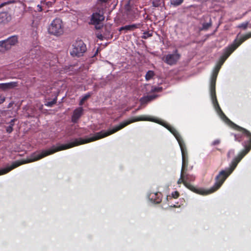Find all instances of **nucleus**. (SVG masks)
Returning a JSON list of instances; mask_svg holds the SVG:
<instances>
[{"label":"nucleus","mask_w":251,"mask_h":251,"mask_svg":"<svg viewBox=\"0 0 251 251\" xmlns=\"http://www.w3.org/2000/svg\"><path fill=\"white\" fill-rule=\"evenodd\" d=\"M104 20V17L100 13H94L91 18V23L94 25H99Z\"/></svg>","instance_id":"nucleus-12"},{"label":"nucleus","mask_w":251,"mask_h":251,"mask_svg":"<svg viewBox=\"0 0 251 251\" xmlns=\"http://www.w3.org/2000/svg\"><path fill=\"white\" fill-rule=\"evenodd\" d=\"M18 43V37L13 36L5 40L0 41V47L5 50L9 49L12 46L15 45Z\"/></svg>","instance_id":"nucleus-8"},{"label":"nucleus","mask_w":251,"mask_h":251,"mask_svg":"<svg viewBox=\"0 0 251 251\" xmlns=\"http://www.w3.org/2000/svg\"><path fill=\"white\" fill-rule=\"evenodd\" d=\"M234 153V151H232V150H230L229 151V152H228V154H227V156L228 157H229V155L230 154H233Z\"/></svg>","instance_id":"nucleus-30"},{"label":"nucleus","mask_w":251,"mask_h":251,"mask_svg":"<svg viewBox=\"0 0 251 251\" xmlns=\"http://www.w3.org/2000/svg\"><path fill=\"white\" fill-rule=\"evenodd\" d=\"M56 102V100H54L52 101L48 102L46 105L48 106H52Z\"/></svg>","instance_id":"nucleus-22"},{"label":"nucleus","mask_w":251,"mask_h":251,"mask_svg":"<svg viewBox=\"0 0 251 251\" xmlns=\"http://www.w3.org/2000/svg\"><path fill=\"white\" fill-rule=\"evenodd\" d=\"M251 37V33L247 34L242 37V39L239 40H235V44L231 45L229 48H227L224 53L223 55L221 57L218 64L217 65L216 67L215 68L213 74L212 75L211 79L214 80H216L217 76L219 71L225 62V61L227 59V58L230 55V54L240 45L242 42L247 40V39Z\"/></svg>","instance_id":"nucleus-3"},{"label":"nucleus","mask_w":251,"mask_h":251,"mask_svg":"<svg viewBox=\"0 0 251 251\" xmlns=\"http://www.w3.org/2000/svg\"><path fill=\"white\" fill-rule=\"evenodd\" d=\"M49 34L58 36L62 35L64 32V25L60 18H55L49 25L48 28Z\"/></svg>","instance_id":"nucleus-6"},{"label":"nucleus","mask_w":251,"mask_h":251,"mask_svg":"<svg viewBox=\"0 0 251 251\" xmlns=\"http://www.w3.org/2000/svg\"><path fill=\"white\" fill-rule=\"evenodd\" d=\"M183 1V0H171V3L174 6H178Z\"/></svg>","instance_id":"nucleus-21"},{"label":"nucleus","mask_w":251,"mask_h":251,"mask_svg":"<svg viewBox=\"0 0 251 251\" xmlns=\"http://www.w3.org/2000/svg\"><path fill=\"white\" fill-rule=\"evenodd\" d=\"M216 80H213V79L211 78V82H210V93H211V98L214 105V106L217 111V113L221 117V118L226 122L228 123L231 124L233 127L235 129L241 130L243 131V133L248 138L249 141V145L245 147V150L243 151L237 157H236L232 162L231 165L230 167L227 170L229 173H231L232 171L236 168L238 163L240 161V160L242 159V158L250 151L251 149V133L246 130L245 128H243L241 127H240L235 124L232 123L230 120L226 116V115L223 113L222 110L221 109L217 100L216 99V92H215V84H216Z\"/></svg>","instance_id":"nucleus-1"},{"label":"nucleus","mask_w":251,"mask_h":251,"mask_svg":"<svg viewBox=\"0 0 251 251\" xmlns=\"http://www.w3.org/2000/svg\"><path fill=\"white\" fill-rule=\"evenodd\" d=\"M220 141L219 140H217L213 142V144L214 145H217V144H219L220 143Z\"/></svg>","instance_id":"nucleus-27"},{"label":"nucleus","mask_w":251,"mask_h":251,"mask_svg":"<svg viewBox=\"0 0 251 251\" xmlns=\"http://www.w3.org/2000/svg\"><path fill=\"white\" fill-rule=\"evenodd\" d=\"M230 174L227 170L222 171L216 177V181L214 186L207 190L200 189L198 192V194L202 195H207L212 193L219 189L222 185L226 177Z\"/></svg>","instance_id":"nucleus-5"},{"label":"nucleus","mask_w":251,"mask_h":251,"mask_svg":"<svg viewBox=\"0 0 251 251\" xmlns=\"http://www.w3.org/2000/svg\"><path fill=\"white\" fill-rule=\"evenodd\" d=\"M139 27V25H136V24H133L130 25H126L125 26L121 27L120 28V31H122L123 30H129V31H132L134 30L135 29L138 28Z\"/></svg>","instance_id":"nucleus-16"},{"label":"nucleus","mask_w":251,"mask_h":251,"mask_svg":"<svg viewBox=\"0 0 251 251\" xmlns=\"http://www.w3.org/2000/svg\"><path fill=\"white\" fill-rule=\"evenodd\" d=\"M15 119H13L10 123V126L6 128V131L8 133H11L13 130V126L14 124Z\"/></svg>","instance_id":"nucleus-20"},{"label":"nucleus","mask_w":251,"mask_h":251,"mask_svg":"<svg viewBox=\"0 0 251 251\" xmlns=\"http://www.w3.org/2000/svg\"><path fill=\"white\" fill-rule=\"evenodd\" d=\"M98 0L101 2H106L108 1V0Z\"/></svg>","instance_id":"nucleus-32"},{"label":"nucleus","mask_w":251,"mask_h":251,"mask_svg":"<svg viewBox=\"0 0 251 251\" xmlns=\"http://www.w3.org/2000/svg\"><path fill=\"white\" fill-rule=\"evenodd\" d=\"M160 195V193H151L149 194L148 198L152 202L158 203L161 201Z\"/></svg>","instance_id":"nucleus-14"},{"label":"nucleus","mask_w":251,"mask_h":251,"mask_svg":"<svg viewBox=\"0 0 251 251\" xmlns=\"http://www.w3.org/2000/svg\"><path fill=\"white\" fill-rule=\"evenodd\" d=\"M155 98V96L154 95L147 96L146 97L142 98L141 100V103L143 104L145 103H147L149 101H151V100L154 99Z\"/></svg>","instance_id":"nucleus-17"},{"label":"nucleus","mask_w":251,"mask_h":251,"mask_svg":"<svg viewBox=\"0 0 251 251\" xmlns=\"http://www.w3.org/2000/svg\"><path fill=\"white\" fill-rule=\"evenodd\" d=\"M188 179L187 176H185L184 174V171H181V175H180V178L178 179L177 181L178 184H181V183H183L186 187L190 189V190H192L196 193H198V192L200 190H196L195 188H194L193 186H192L191 185L188 184L186 182V180Z\"/></svg>","instance_id":"nucleus-10"},{"label":"nucleus","mask_w":251,"mask_h":251,"mask_svg":"<svg viewBox=\"0 0 251 251\" xmlns=\"http://www.w3.org/2000/svg\"><path fill=\"white\" fill-rule=\"evenodd\" d=\"M248 25V23H243V24H241L240 25H239V27H241V28H243L244 29H245L247 27Z\"/></svg>","instance_id":"nucleus-23"},{"label":"nucleus","mask_w":251,"mask_h":251,"mask_svg":"<svg viewBox=\"0 0 251 251\" xmlns=\"http://www.w3.org/2000/svg\"><path fill=\"white\" fill-rule=\"evenodd\" d=\"M162 125L167 128H168L170 131V132L174 134L179 143L182 157V165L181 171H184V168L186 167L188 165L187 152L185 144L178 132L174 127H171L170 126H168L167 125Z\"/></svg>","instance_id":"nucleus-4"},{"label":"nucleus","mask_w":251,"mask_h":251,"mask_svg":"<svg viewBox=\"0 0 251 251\" xmlns=\"http://www.w3.org/2000/svg\"><path fill=\"white\" fill-rule=\"evenodd\" d=\"M91 94L89 93L87 94H86L85 96H84L82 99H81L80 102H79V105H82L84 102L88 100L91 96Z\"/></svg>","instance_id":"nucleus-18"},{"label":"nucleus","mask_w":251,"mask_h":251,"mask_svg":"<svg viewBox=\"0 0 251 251\" xmlns=\"http://www.w3.org/2000/svg\"><path fill=\"white\" fill-rule=\"evenodd\" d=\"M17 86L18 83L17 82L0 83V90L3 91H8L16 87Z\"/></svg>","instance_id":"nucleus-11"},{"label":"nucleus","mask_w":251,"mask_h":251,"mask_svg":"<svg viewBox=\"0 0 251 251\" xmlns=\"http://www.w3.org/2000/svg\"><path fill=\"white\" fill-rule=\"evenodd\" d=\"M100 28V26H96V28Z\"/></svg>","instance_id":"nucleus-34"},{"label":"nucleus","mask_w":251,"mask_h":251,"mask_svg":"<svg viewBox=\"0 0 251 251\" xmlns=\"http://www.w3.org/2000/svg\"><path fill=\"white\" fill-rule=\"evenodd\" d=\"M83 110V109L82 107H78L74 110L72 118V122L76 123L77 121L79 118L81 116Z\"/></svg>","instance_id":"nucleus-13"},{"label":"nucleus","mask_w":251,"mask_h":251,"mask_svg":"<svg viewBox=\"0 0 251 251\" xmlns=\"http://www.w3.org/2000/svg\"><path fill=\"white\" fill-rule=\"evenodd\" d=\"M101 36H98V38H100V37H101Z\"/></svg>","instance_id":"nucleus-35"},{"label":"nucleus","mask_w":251,"mask_h":251,"mask_svg":"<svg viewBox=\"0 0 251 251\" xmlns=\"http://www.w3.org/2000/svg\"><path fill=\"white\" fill-rule=\"evenodd\" d=\"M161 88H155L153 89H152V90L154 91L158 92L161 90Z\"/></svg>","instance_id":"nucleus-29"},{"label":"nucleus","mask_w":251,"mask_h":251,"mask_svg":"<svg viewBox=\"0 0 251 251\" xmlns=\"http://www.w3.org/2000/svg\"><path fill=\"white\" fill-rule=\"evenodd\" d=\"M251 37V33L247 34L242 37V39L239 40H235V44L231 45L229 48H227L224 53L223 55L221 57L218 64L217 65L216 67L215 68L213 74L212 75L211 79L214 80H216L217 76L219 71L225 62V61L227 59V58L230 55V54L240 45L242 42L247 40V39Z\"/></svg>","instance_id":"nucleus-2"},{"label":"nucleus","mask_w":251,"mask_h":251,"mask_svg":"<svg viewBox=\"0 0 251 251\" xmlns=\"http://www.w3.org/2000/svg\"><path fill=\"white\" fill-rule=\"evenodd\" d=\"M178 193L177 192H175L172 193V196L174 198H177L178 197Z\"/></svg>","instance_id":"nucleus-25"},{"label":"nucleus","mask_w":251,"mask_h":251,"mask_svg":"<svg viewBox=\"0 0 251 251\" xmlns=\"http://www.w3.org/2000/svg\"><path fill=\"white\" fill-rule=\"evenodd\" d=\"M3 5H4V4H1V5H0V7H2Z\"/></svg>","instance_id":"nucleus-33"},{"label":"nucleus","mask_w":251,"mask_h":251,"mask_svg":"<svg viewBox=\"0 0 251 251\" xmlns=\"http://www.w3.org/2000/svg\"><path fill=\"white\" fill-rule=\"evenodd\" d=\"M37 7V10L38 11H42V7H41V6L40 5H38Z\"/></svg>","instance_id":"nucleus-28"},{"label":"nucleus","mask_w":251,"mask_h":251,"mask_svg":"<svg viewBox=\"0 0 251 251\" xmlns=\"http://www.w3.org/2000/svg\"><path fill=\"white\" fill-rule=\"evenodd\" d=\"M180 55L177 52L173 54H169L164 57L163 60L170 65H173L176 63L179 59Z\"/></svg>","instance_id":"nucleus-9"},{"label":"nucleus","mask_w":251,"mask_h":251,"mask_svg":"<svg viewBox=\"0 0 251 251\" xmlns=\"http://www.w3.org/2000/svg\"><path fill=\"white\" fill-rule=\"evenodd\" d=\"M11 20L10 16L6 12L0 13V23L5 24Z\"/></svg>","instance_id":"nucleus-15"},{"label":"nucleus","mask_w":251,"mask_h":251,"mask_svg":"<svg viewBox=\"0 0 251 251\" xmlns=\"http://www.w3.org/2000/svg\"><path fill=\"white\" fill-rule=\"evenodd\" d=\"M86 47L82 40H77L73 44L70 53L73 56L79 57L86 51Z\"/></svg>","instance_id":"nucleus-7"},{"label":"nucleus","mask_w":251,"mask_h":251,"mask_svg":"<svg viewBox=\"0 0 251 251\" xmlns=\"http://www.w3.org/2000/svg\"><path fill=\"white\" fill-rule=\"evenodd\" d=\"M13 104V102H10V103H9V104L8 105V107L10 108V107H11L12 106Z\"/></svg>","instance_id":"nucleus-31"},{"label":"nucleus","mask_w":251,"mask_h":251,"mask_svg":"<svg viewBox=\"0 0 251 251\" xmlns=\"http://www.w3.org/2000/svg\"><path fill=\"white\" fill-rule=\"evenodd\" d=\"M210 26H211L210 23L204 24L203 25V28L204 29H206L208 28Z\"/></svg>","instance_id":"nucleus-24"},{"label":"nucleus","mask_w":251,"mask_h":251,"mask_svg":"<svg viewBox=\"0 0 251 251\" xmlns=\"http://www.w3.org/2000/svg\"><path fill=\"white\" fill-rule=\"evenodd\" d=\"M5 101V98L0 95V104L3 103Z\"/></svg>","instance_id":"nucleus-26"},{"label":"nucleus","mask_w":251,"mask_h":251,"mask_svg":"<svg viewBox=\"0 0 251 251\" xmlns=\"http://www.w3.org/2000/svg\"><path fill=\"white\" fill-rule=\"evenodd\" d=\"M154 73L153 71H149L146 75V79L147 80H149L150 79H151V78H152V77L154 76Z\"/></svg>","instance_id":"nucleus-19"}]
</instances>
